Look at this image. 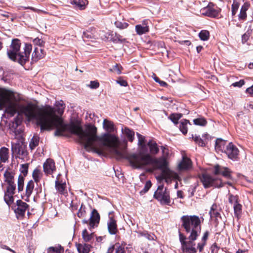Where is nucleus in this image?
<instances>
[{"mask_svg": "<svg viewBox=\"0 0 253 253\" xmlns=\"http://www.w3.org/2000/svg\"><path fill=\"white\" fill-rule=\"evenodd\" d=\"M103 126L108 132L97 135V128L92 125L87 126L84 130L82 127L76 124L69 126L70 132L77 135L79 142L83 144L84 149L88 152H93L99 156L103 155L105 147L110 151L118 160L126 158V150L121 146L120 141L115 135L111 134L115 130L114 124L107 119H104Z\"/></svg>", "mask_w": 253, "mask_h": 253, "instance_id": "obj_1", "label": "nucleus"}, {"mask_svg": "<svg viewBox=\"0 0 253 253\" xmlns=\"http://www.w3.org/2000/svg\"><path fill=\"white\" fill-rule=\"evenodd\" d=\"M11 116L16 113L19 115H24L29 121L36 120L37 124L40 126L42 131L50 130L54 127L56 128L55 135L61 136L69 126L74 124L72 123L68 126L64 123L63 119L56 114V112L61 115L65 109V104L61 100L55 102V108L49 106L42 108H38L32 103H28L26 105L21 104L15 98L14 103H8Z\"/></svg>", "mask_w": 253, "mask_h": 253, "instance_id": "obj_2", "label": "nucleus"}, {"mask_svg": "<svg viewBox=\"0 0 253 253\" xmlns=\"http://www.w3.org/2000/svg\"><path fill=\"white\" fill-rule=\"evenodd\" d=\"M182 227L185 229L188 237L178 232L179 241L182 251L185 253H196L197 248L195 241L201 231V221L197 215H183L181 217Z\"/></svg>", "mask_w": 253, "mask_h": 253, "instance_id": "obj_3", "label": "nucleus"}, {"mask_svg": "<svg viewBox=\"0 0 253 253\" xmlns=\"http://www.w3.org/2000/svg\"><path fill=\"white\" fill-rule=\"evenodd\" d=\"M136 135L138 139V145L141 147V150L138 153L127 156V159L133 168L138 169L153 164L154 160L150 154L144 152V151L146 150L144 136L138 132L136 133Z\"/></svg>", "mask_w": 253, "mask_h": 253, "instance_id": "obj_4", "label": "nucleus"}, {"mask_svg": "<svg viewBox=\"0 0 253 253\" xmlns=\"http://www.w3.org/2000/svg\"><path fill=\"white\" fill-rule=\"evenodd\" d=\"M20 46L21 42L19 40H13L7 51V55L11 60L17 61L21 65H23L29 60L32 45L30 43H25L23 52L20 51Z\"/></svg>", "mask_w": 253, "mask_h": 253, "instance_id": "obj_5", "label": "nucleus"}, {"mask_svg": "<svg viewBox=\"0 0 253 253\" xmlns=\"http://www.w3.org/2000/svg\"><path fill=\"white\" fill-rule=\"evenodd\" d=\"M15 96L13 92L9 90L0 88V109H5V111L11 115L9 108L8 103H14Z\"/></svg>", "mask_w": 253, "mask_h": 253, "instance_id": "obj_6", "label": "nucleus"}, {"mask_svg": "<svg viewBox=\"0 0 253 253\" xmlns=\"http://www.w3.org/2000/svg\"><path fill=\"white\" fill-rule=\"evenodd\" d=\"M156 163L160 169H164L162 176L166 182H169L171 180H179V175L176 172L167 168V158L161 157L157 160Z\"/></svg>", "mask_w": 253, "mask_h": 253, "instance_id": "obj_7", "label": "nucleus"}, {"mask_svg": "<svg viewBox=\"0 0 253 253\" xmlns=\"http://www.w3.org/2000/svg\"><path fill=\"white\" fill-rule=\"evenodd\" d=\"M199 178L205 188L211 187L219 188L224 185L220 178H214L207 173H203L199 176Z\"/></svg>", "mask_w": 253, "mask_h": 253, "instance_id": "obj_8", "label": "nucleus"}, {"mask_svg": "<svg viewBox=\"0 0 253 253\" xmlns=\"http://www.w3.org/2000/svg\"><path fill=\"white\" fill-rule=\"evenodd\" d=\"M154 197L162 205H169L170 203L169 191L163 185L158 187L154 193Z\"/></svg>", "mask_w": 253, "mask_h": 253, "instance_id": "obj_9", "label": "nucleus"}, {"mask_svg": "<svg viewBox=\"0 0 253 253\" xmlns=\"http://www.w3.org/2000/svg\"><path fill=\"white\" fill-rule=\"evenodd\" d=\"M220 11V8L213 3L210 2L208 6L201 9V13L208 17L216 18L219 16Z\"/></svg>", "mask_w": 253, "mask_h": 253, "instance_id": "obj_10", "label": "nucleus"}, {"mask_svg": "<svg viewBox=\"0 0 253 253\" xmlns=\"http://www.w3.org/2000/svg\"><path fill=\"white\" fill-rule=\"evenodd\" d=\"M21 122V121L19 118H15L9 124L10 133L14 138H19L21 136L23 130L20 126Z\"/></svg>", "mask_w": 253, "mask_h": 253, "instance_id": "obj_11", "label": "nucleus"}, {"mask_svg": "<svg viewBox=\"0 0 253 253\" xmlns=\"http://www.w3.org/2000/svg\"><path fill=\"white\" fill-rule=\"evenodd\" d=\"M11 151L19 159H24L28 155L26 146L19 143H12Z\"/></svg>", "mask_w": 253, "mask_h": 253, "instance_id": "obj_12", "label": "nucleus"}, {"mask_svg": "<svg viewBox=\"0 0 253 253\" xmlns=\"http://www.w3.org/2000/svg\"><path fill=\"white\" fill-rule=\"evenodd\" d=\"M100 221V215L95 209H93L91 211L90 218L88 220L84 219L82 221L83 224H87L88 226V229L91 230L95 227L97 226Z\"/></svg>", "mask_w": 253, "mask_h": 253, "instance_id": "obj_13", "label": "nucleus"}, {"mask_svg": "<svg viewBox=\"0 0 253 253\" xmlns=\"http://www.w3.org/2000/svg\"><path fill=\"white\" fill-rule=\"evenodd\" d=\"M212 172L214 175H221L227 179H232V171L227 167L216 164L213 167Z\"/></svg>", "mask_w": 253, "mask_h": 253, "instance_id": "obj_14", "label": "nucleus"}, {"mask_svg": "<svg viewBox=\"0 0 253 253\" xmlns=\"http://www.w3.org/2000/svg\"><path fill=\"white\" fill-rule=\"evenodd\" d=\"M17 207L15 209L14 211L17 218L21 219L23 218L29 206L27 203L20 200L17 201Z\"/></svg>", "mask_w": 253, "mask_h": 253, "instance_id": "obj_15", "label": "nucleus"}, {"mask_svg": "<svg viewBox=\"0 0 253 253\" xmlns=\"http://www.w3.org/2000/svg\"><path fill=\"white\" fill-rule=\"evenodd\" d=\"M107 228L111 235H115L118 231L117 221L114 218L112 212L109 213V219L107 221Z\"/></svg>", "mask_w": 253, "mask_h": 253, "instance_id": "obj_16", "label": "nucleus"}, {"mask_svg": "<svg viewBox=\"0 0 253 253\" xmlns=\"http://www.w3.org/2000/svg\"><path fill=\"white\" fill-rule=\"evenodd\" d=\"M225 153L229 159L236 160L239 155V150L232 142H230L226 145Z\"/></svg>", "mask_w": 253, "mask_h": 253, "instance_id": "obj_17", "label": "nucleus"}, {"mask_svg": "<svg viewBox=\"0 0 253 253\" xmlns=\"http://www.w3.org/2000/svg\"><path fill=\"white\" fill-rule=\"evenodd\" d=\"M43 171L46 174H51L55 170V163L53 160L48 159L43 165Z\"/></svg>", "mask_w": 253, "mask_h": 253, "instance_id": "obj_18", "label": "nucleus"}, {"mask_svg": "<svg viewBox=\"0 0 253 253\" xmlns=\"http://www.w3.org/2000/svg\"><path fill=\"white\" fill-rule=\"evenodd\" d=\"M44 56L43 49L41 47H35L34 52L32 54V62H36L42 58Z\"/></svg>", "mask_w": 253, "mask_h": 253, "instance_id": "obj_19", "label": "nucleus"}, {"mask_svg": "<svg viewBox=\"0 0 253 253\" xmlns=\"http://www.w3.org/2000/svg\"><path fill=\"white\" fill-rule=\"evenodd\" d=\"M192 167L191 160L186 157L183 156L182 160L178 165V169L180 170H187Z\"/></svg>", "mask_w": 253, "mask_h": 253, "instance_id": "obj_20", "label": "nucleus"}, {"mask_svg": "<svg viewBox=\"0 0 253 253\" xmlns=\"http://www.w3.org/2000/svg\"><path fill=\"white\" fill-rule=\"evenodd\" d=\"M107 253H126L125 247L117 243L110 247Z\"/></svg>", "mask_w": 253, "mask_h": 253, "instance_id": "obj_21", "label": "nucleus"}, {"mask_svg": "<svg viewBox=\"0 0 253 253\" xmlns=\"http://www.w3.org/2000/svg\"><path fill=\"white\" fill-rule=\"evenodd\" d=\"M146 21H144L142 24L135 26V30L138 35H141L149 31V27L146 23Z\"/></svg>", "mask_w": 253, "mask_h": 253, "instance_id": "obj_22", "label": "nucleus"}, {"mask_svg": "<svg viewBox=\"0 0 253 253\" xmlns=\"http://www.w3.org/2000/svg\"><path fill=\"white\" fill-rule=\"evenodd\" d=\"M226 141L221 139H217L215 142V149L217 152H225V150L226 148Z\"/></svg>", "mask_w": 253, "mask_h": 253, "instance_id": "obj_23", "label": "nucleus"}, {"mask_svg": "<svg viewBox=\"0 0 253 253\" xmlns=\"http://www.w3.org/2000/svg\"><path fill=\"white\" fill-rule=\"evenodd\" d=\"M55 188L57 191L61 194L65 195L67 193L66 184L64 182H61L57 178L55 181Z\"/></svg>", "mask_w": 253, "mask_h": 253, "instance_id": "obj_24", "label": "nucleus"}, {"mask_svg": "<svg viewBox=\"0 0 253 253\" xmlns=\"http://www.w3.org/2000/svg\"><path fill=\"white\" fill-rule=\"evenodd\" d=\"M76 247L79 253H89L91 246L87 244H77Z\"/></svg>", "mask_w": 253, "mask_h": 253, "instance_id": "obj_25", "label": "nucleus"}, {"mask_svg": "<svg viewBox=\"0 0 253 253\" xmlns=\"http://www.w3.org/2000/svg\"><path fill=\"white\" fill-rule=\"evenodd\" d=\"M9 150L6 147H2L0 149V160L1 162L5 163L9 158Z\"/></svg>", "mask_w": 253, "mask_h": 253, "instance_id": "obj_26", "label": "nucleus"}, {"mask_svg": "<svg viewBox=\"0 0 253 253\" xmlns=\"http://www.w3.org/2000/svg\"><path fill=\"white\" fill-rule=\"evenodd\" d=\"M122 131L129 141L132 142L133 141L134 139V132L133 130L128 127H125L124 129L122 128Z\"/></svg>", "mask_w": 253, "mask_h": 253, "instance_id": "obj_27", "label": "nucleus"}, {"mask_svg": "<svg viewBox=\"0 0 253 253\" xmlns=\"http://www.w3.org/2000/svg\"><path fill=\"white\" fill-rule=\"evenodd\" d=\"M209 232L208 231H206L202 238L201 242L198 243L196 245L197 250L199 249L200 252H202L203 250L204 247L206 245V241L208 238Z\"/></svg>", "mask_w": 253, "mask_h": 253, "instance_id": "obj_28", "label": "nucleus"}, {"mask_svg": "<svg viewBox=\"0 0 253 253\" xmlns=\"http://www.w3.org/2000/svg\"><path fill=\"white\" fill-rule=\"evenodd\" d=\"M14 173L12 170H6L4 173L5 181L7 183H12L14 182Z\"/></svg>", "mask_w": 253, "mask_h": 253, "instance_id": "obj_29", "label": "nucleus"}, {"mask_svg": "<svg viewBox=\"0 0 253 253\" xmlns=\"http://www.w3.org/2000/svg\"><path fill=\"white\" fill-rule=\"evenodd\" d=\"M147 145L149 147L150 152L152 154L156 155L159 152V149L156 142L150 140L148 142Z\"/></svg>", "mask_w": 253, "mask_h": 253, "instance_id": "obj_30", "label": "nucleus"}, {"mask_svg": "<svg viewBox=\"0 0 253 253\" xmlns=\"http://www.w3.org/2000/svg\"><path fill=\"white\" fill-rule=\"evenodd\" d=\"M35 186L34 182L33 180H30L27 184L26 187L25 195L27 198H29L31 195Z\"/></svg>", "mask_w": 253, "mask_h": 253, "instance_id": "obj_31", "label": "nucleus"}, {"mask_svg": "<svg viewBox=\"0 0 253 253\" xmlns=\"http://www.w3.org/2000/svg\"><path fill=\"white\" fill-rule=\"evenodd\" d=\"M93 233H89L87 229H84L82 232V237L85 242H91L93 239Z\"/></svg>", "mask_w": 253, "mask_h": 253, "instance_id": "obj_32", "label": "nucleus"}, {"mask_svg": "<svg viewBox=\"0 0 253 253\" xmlns=\"http://www.w3.org/2000/svg\"><path fill=\"white\" fill-rule=\"evenodd\" d=\"M249 5L248 3H245L242 5L241 9L240 14L239 15V20H245L247 17L246 11L248 9Z\"/></svg>", "mask_w": 253, "mask_h": 253, "instance_id": "obj_33", "label": "nucleus"}, {"mask_svg": "<svg viewBox=\"0 0 253 253\" xmlns=\"http://www.w3.org/2000/svg\"><path fill=\"white\" fill-rule=\"evenodd\" d=\"M71 3L75 4L80 9H84L87 3L86 0H73Z\"/></svg>", "mask_w": 253, "mask_h": 253, "instance_id": "obj_34", "label": "nucleus"}, {"mask_svg": "<svg viewBox=\"0 0 253 253\" xmlns=\"http://www.w3.org/2000/svg\"><path fill=\"white\" fill-rule=\"evenodd\" d=\"M32 175L35 181L37 183L41 179L42 173L40 169H36L34 170Z\"/></svg>", "mask_w": 253, "mask_h": 253, "instance_id": "obj_35", "label": "nucleus"}, {"mask_svg": "<svg viewBox=\"0 0 253 253\" xmlns=\"http://www.w3.org/2000/svg\"><path fill=\"white\" fill-rule=\"evenodd\" d=\"M234 214L237 217H239L242 213V206L238 202L234 205Z\"/></svg>", "mask_w": 253, "mask_h": 253, "instance_id": "obj_36", "label": "nucleus"}, {"mask_svg": "<svg viewBox=\"0 0 253 253\" xmlns=\"http://www.w3.org/2000/svg\"><path fill=\"white\" fill-rule=\"evenodd\" d=\"M40 138L37 135H34L31 139L29 144L30 149L32 150L37 147L39 143Z\"/></svg>", "mask_w": 253, "mask_h": 253, "instance_id": "obj_37", "label": "nucleus"}, {"mask_svg": "<svg viewBox=\"0 0 253 253\" xmlns=\"http://www.w3.org/2000/svg\"><path fill=\"white\" fill-rule=\"evenodd\" d=\"M182 115L180 113H173L171 114L169 117V119H170L174 124H178V120L182 117Z\"/></svg>", "mask_w": 253, "mask_h": 253, "instance_id": "obj_38", "label": "nucleus"}, {"mask_svg": "<svg viewBox=\"0 0 253 253\" xmlns=\"http://www.w3.org/2000/svg\"><path fill=\"white\" fill-rule=\"evenodd\" d=\"M188 123V121L186 120H184L183 121H182L180 122V124L179 125V127L180 130V131L182 132V133L184 134H185L187 132V124Z\"/></svg>", "mask_w": 253, "mask_h": 253, "instance_id": "obj_39", "label": "nucleus"}, {"mask_svg": "<svg viewBox=\"0 0 253 253\" xmlns=\"http://www.w3.org/2000/svg\"><path fill=\"white\" fill-rule=\"evenodd\" d=\"M13 195L12 194L7 193L5 192L4 199L6 203L10 205L14 201Z\"/></svg>", "mask_w": 253, "mask_h": 253, "instance_id": "obj_40", "label": "nucleus"}, {"mask_svg": "<svg viewBox=\"0 0 253 253\" xmlns=\"http://www.w3.org/2000/svg\"><path fill=\"white\" fill-rule=\"evenodd\" d=\"M228 201L230 204H235L238 203L239 201V197L238 195H234L232 194H230L229 192L228 193Z\"/></svg>", "mask_w": 253, "mask_h": 253, "instance_id": "obj_41", "label": "nucleus"}, {"mask_svg": "<svg viewBox=\"0 0 253 253\" xmlns=\"http://www.w3.org/2000/svg\"><path fill=\"white\" fill-rule=\"evenodd\" d=\"M209 32L207 30H202L199 34L200 39L204 41L209 39Z\"/></svg>", "mask_w": 253, "mask_h": 253, "instance_id": "obj_42", "label": "nucleus"}, {"mask_svg": "<svg viewBox=\"0 0 253 253\" xmlns=\"http://www.w3.org/2000/svg\"><path fill=\"white\" fill-rule=\"evenodd\" d=\"M86 208L83 204L80 207V208L77 212V216L80 218L84 217L86 215Z\"/></svg>", "mask_w": 253, "mask_h": 253, "instance_id": "obj_43", "label": "nucleus"}, {"mask_svg": "<svg viewBox=\"0 0 253 253\" xmlns=\"http://www.w3.org/2000/svg\"><path fill=\"white\" fill-rule=\"evenodd\" d=\"M8 186L5 193L14 194L16 189V184L14 182L12 183H7Z\"/></svg>", "mask_w": 253, "mask_h": 253, "instance_id": "obj_44", "label": "nucleus"}, {"mask_svg": "<svg viewBox=\"0 0 253 253\" xmlns=\"http://www.w3.org/2000/svg\"><path fill=\"white\" fill-rule=\"evenodd\" d=\"M194 124L196 125L205 126L207 124V121L204 118H199L193 120Z\"/></svg>", "mask_w": 253, "mask_h": 253, "instance_id": "obj_45", "label": "nucleus"}, {"mask_svg": "<svg viewBox=\"0 0 253 253\" xmlns=\"http://www.w3.org/2000/svg\"><path fill=\"white\" fill-rule=\"evenodd\" d=\"M192 138L194 141L198 144L199 146L204 147L205 146V142L204 140L202 139L199 136L192 135Z\"/></svg>", "mask_w": 253, "mask_h": 253, "instance_id": "obj_46", "label": "nucleus"}, {"mask_svg": "<svg viewBox=\"0 0 253 253\" xmlns=\"http://www.w3.org/2000/svg\"><path fill=\"white\" fill-rule=\"evenodd\" d=\"M24 177L20 175L18 179V190L19 192L22 191L24 188Z\"/></svg>", "mask_w": 253, "mask_h": 253, "instance_id": "obj_47", "label": "nucleus"}, {"mask_svg": "<svg viewBox=\"0 0 253 253\" xmlns=\"http://www.w3.org/2000/svg\"><path fill=\"white\" fill-rule=\"evenodd\" d=\"M239 3L237 1H234L231 6V13L233 16H235L237 13L239 7Z\"/></svg>", "mask_w": 253, "mask_h": 253, "instance_id": "obj_48", "label": "nucleus"}, {"mask_svg": "<svg viewBox=\"0 0 253 253\" xmlns=\"http://www.w3.org/2000/svg\"><path fill=\"white\" fill-rule=\"evenodd\" d=\"M63 249L61 246L59 247H50L47 249L46 253H60V250Z\"/></svg>", "mask_w": 253, "mask_h": 253, "instance_id": "obj_49", "label": "nucleus"}, {"mask_svg": "<svg viewBox=\"0 0 253 253\" xmlns=\"http://www.w3.org/2000/svg\"><path fill=\"white\" fill-rule=\"evenodd\" d=\"M151 186H152V183H151V181L150 180L147 181L145 183L144 188L141 191H140V194L142 195H143L144 194L146 193L151 188Z\"/></svg>", "mask_w": 253, "mask_h": 253, "instance_id": "obj_50", "label": "nucleus"}, {"mask_svg": "<svg viewBox=\"0 0 253 253\" xmlns=\"http://www.w3.org/2000/svg\"><path fill=\"white\" fill-rule=\"evenodd\" d=\"M115 25L120 29H124L128 27V24L126 22H122L117 21L115 22Z\"/></svg>", "mask_w": 253, "mask_h": 253, "instance_id": "obj_51", "label": "nucleus"}, {"mask_svg": "<svg viewBox=\"0 0 253 253\" xmlns=\"http://www.w3.org/2000/svg\"><path fill=\"white\" fill-rule=\"evenodd\" d=\"M28 167L29 165L28 164H22L20 166V170L24 176L27 175L28 173Z\"/></svg>", "mask_w": 253, "mask_h": 253, "instance_id": "obj_52", "label": "nucleus"}, {"mask_svg": "<svg viewBox=\"0 0 253 253\" xmlns=\"http://www.w3.org/2000/svg\"><path fill=\"white\" fill-rule=\"evenodd\" d=\"M139 235L140 236H143V237H145L146 238L148 239L149 240H154V235L149 234L147 231H144L143 232H139Z\"/></svg>", "mask_w": 253, "mask_h": 253, "instance_id": "obj_53", "label": "nucleus"}, {"mask_svg": "<svg viewBox=\"0 0 253 253\" xmlns=\"http://www.w3.org/2000/svg\"><path fill=\"white\" fill-rule=\"evenodd\" d=\"M162 151V157L163 158H168L169 156V150L168 148L165 146H161Z\"/></svg>", "mask_w": 253, "mask_h": 253, "instance_id": "obj_54", "label": "nucleus"}, {"mask_svg": "<svg viewBox=\"0 0 253 253\" xmlns=\"http://www.w3.org/2000/svg\"><path fill=\"white\" fill-rule=\"evenodd\" d=\"M121 69L122 67L118 64H116L115 65H114L112 68L110 69V71L111 72H116L118 75H120L121 74Z\"/></svg>", "mask_w": 253, "mask_h": 253, "instance_id": "obj_55", "label": "nucleus"}, {"mask_svg": "<svg viewBox=\"0 0 253 253\" xmlns=\"http://www.w3.org/2000/svg\"><path fill=\"white\" fill-rule=\"evenodd\" d=\"M125 40H126L125 39L122 38L121 36L116 34H115V36L113 38V42L116 43L119 42L122 43L124 42H125Z\"/></svg>", "mask_w": 253, "mask_h": 253, "instance_id": "obj_56", "label": "nucleus"}, {"mask_svg": "<svg viewBox=\"0 0 253 253\" xmlns=\"http://www.w3.org/2000/svg\"><path fill=\"white\" fill-rule=\"evenodd\" d=\"M153 78L155 81V82L157 83H158L161 86H168V84L165 82L161 81L160 80V79L158 77H157L155 74H153Z\"/></svg>", "mask_w": 253, "mask_h": 253, "instance_id": "obj_57", "label": "nucleus"}, {"mask_svg": "<svg viewBox=\"0 0 253 253\" xmlns=\"http://www.w3.org/2000/svg\"><path fill=\"white\" fill-rule=\"evenodd\" d=\"M33 42L35 45H38L37 47H42V46H43L44 43V42L42 40L38 38L35 39L33 40Z\"/></svg>", "mask_w": 253, "mask_h": 253, "instance_id": "obj_58", "label": "nucleus"}, {"mask_svg": "<svg viewBox=\"0 0 253 253\" xmlns=\"http://www.w3.org/2000/svg\"><path fill=\"white\" fill-rule=\"evenodd\" d=\"M209 214L211 216V217H215L217 219L218 217H221L220 214L219 213L218 210L215 211H210Z\"/></svg>", "mask_w": 253, "mask_h": 253, "instance_id": "obj_59", "label": "nucleus"}, {"mask_svg": "<svg viewBox=\"0 0 253 253\" xmlns=\"http://www.w3.org/2000/svg\"><path fill=\"white\" fill-rule=\"evenodd\" d=\"M89 86L91 88L96 89L99 86V84L97 81H91Z\"/></svg>", "mask_w": 253, "mask_h": 253, "instance_id": "obj_60", "label": "nucleus"}, {"mask_svg": "<svg viewBox=\"0 0 253 253\" xmlns=\"http://www.w3.org/2000/svg\"><path fill=\"white\" fill-rule=\"evenodd\" d=\"M245 84V81L243 80H241L239 82H236L232 84V85L235 87H240Z\"/></svg>", "mask_w": 253, "mask_h": 253, "instance_id": "obj_61", "label": "nucleus"}, {"mask_svg": "<svg viewBox=\"0 0 253 253\" xmlns=\"http://www.w3.org/2000/svg\"><path fill=\"white\" fill-rule=\"evenodd\" d=\"M117 83L122 86H126L127 85V82L123 79H119L117 80Z\"/></svg>", "mask_w": 253, "mask_h": 253, "instance_id": "obj_62", "label": "nucleus"}, {"mask_svg": "<svg viewBox=\"0 0 253 253\" xmlns=\"http://www.w3.org/2000/svg\"><path fill=\"white\" fill-rule=\"evenodd\" d=\"M249 38V35L247 33H245L242 37V41L243 43L246 42Z\"/></svg>", "mask_w": 253, "mask_h": 253, "instance_id": "obj_63", "label": "nucleus"}, {"mask_svg": "<svg viewBox=\"0 0 253 253\" xmlns=\"http://www.w3.org/2000/svg\"><path fill=\"white\" fill-rule=\"evenodd\" d=\"M246 92L253 95V85L246 89Z\"/></svg>", "mask_w": 253, "mask_h": 253, "instance_id": "obj_64", "label": "nucleus"}]
</instances>
